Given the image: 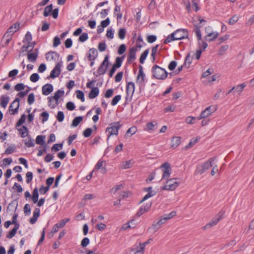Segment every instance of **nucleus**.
<instances>
[{
    "label": "nucleus",
    "instance_id": "17",
    "mask_svg": "<svg viewBox=\"0 0 254 254\" xmlns=\"http://www.w3.org/2000/svg\"><path fill=\"white\" fill-rule=\"evenodd\" d=\"M145 74L143 71V67L141 65L139 66L138 74L136 78V83L142 84L144 82Z\"/></svg>",
    "mask_w": 254,
    "mask_h": 254
},
{
    "label": "nucleus",
    "instance_id": "55",
    "mask_svg": "<svg viewBox=\"0 0 254 254\" xmlns=\"http://www.w3.org/2000/svg\"><path fill=\"white\" fill-rule=\"evenodd\" d=\"M66 108L69 111H73L75 109V106L72 102L69 101L66 104Z\"/></svg>",
    "mask_w": 254,
    "mask_h": 254
},
{
    "label": "nucleus",
    "instance_id": "5",
    "mask_svg": "<svg viewBox=\"0 0 254 254\" xmlns=\"http://www.w3.org/2000/svg\"><path fill=\"white\" fill-rule=\"evenodd\" d=\"M177 178H171L166 180V184L161 187V190H174L180 184V183L177 181Z\"/></svg>",
    "mask_w": 254,
    "mask_h": 254
},
{
    "label": "nucleus",
    "instance_id": "64",
    "mask_svg": "<svg viewBox=\"0 0 254 254\" xmlns=\"http://www.w3.org/2000/svg\"><path fill=\"white\" fill-rule=\"evenodd\" d=\"M25 87L23 83H18L14 86V89L17 91H21L24 89Z\"/></svg>",
    "mask_w": 254,
    "mask_h": 254
},
{
    "label": "nucleus",
    "instance_id": "63",
    "mask_svg": "<svg viewBox=\"0 0 254 254\" xmlns=\"http://www.w3.org/2000/svg\"><path fill=\"white\" fill-rule=\"evenodd\" d=\"M114 93V90L113 89H108L105 93L104 96L106 98H109L111 97Z\"/></svg>",
    "mask_w": 254,
    "mask_h": 254
},
{
    "label": "nucleus",
    "instance_id": "27",
    "mask_svg": "<svg viewBox=\"0 0 254 254\" xmlns=\"http://www.w3.org/2000/svg\"><path fill=\"white\" fill-rule=\"evenodd\" d=\"M219 35L217 32H212L208 33V34L206 35L205 38L207 41H211L216 39Z\"/></svg>",
    "mask_w": 254,
    "mask_h": 254
},
{
    "label": "nucleus",
    "instance_id": "6",
    "mask_svg": "<svg viewBox=\"0 0 254 254\" xmlns=\"http://www.w3.org/2000/svg\"><path fill=\"white\" fill-rule=\"evenodd\" d=\"M224 214L225 211L222 210H221L218 214L211 220L209 223L203 227V229L205 230L213 226H215L218 222L223 218Z\"/></svg>",
    "mask_w": 254,
    "mask_h": 254
},
{
    "label": "nucleus",
    "instance_id": "49",
    "mask_svg": "<svg viewBox=\"0 0 254 254\" xmlns=\"http://www.w3.org/2000/svg\"><path fill=\"white\" fill-rule=\"evenodd\" d=\"M16 149L14 145L9 146L5 150V154H10L13 153Z\"/></svg>",
    "mask_w": 254,
    "mask_h": 254
},
{
    "label": "nucleus",
    "instance_id": "2",
    "mask_svg": "<svg viewBox=\"0 0 254 254\" xmlns=\"http://www.w3.org/2000/svg\"><path fill=\"white\" fill-rule=\"evenodd\" d=\"M151 72L152 73V77L159 80L165 79L168 74L165 69L156 64L153 66L151 69Z\"/></svg>",
    "mask_w": 254,
    "mask_h": 254
},
{
    "label": "nucleus",
    "instance_id": "7",
    "mask_svg": "<svg viewBox=\"0 0 254 254\" xmlns=\"http://www.w3.org/2000/svg\"><path fill=\"white\" fill-rule=\"evenodd\" d=\"M163 171L162 179L167 180L170 177L171 174V165L169 162H165L160 166Z\"/></svg>",
    "mask_w": 254,
    "mask_h": 254
},
{
    "label": "nucleus",
    "instance_id": "1",
    "mask_svg": "<svg viewBox=\"0 0 254 254\" xmlns=\"http://www.w3.org/2000/svg\"><path fill=\"white\" fill-rule=\"evenodd\" d=\"M189 37L188 31L186 29H178L169 35L164 40L163 44L170 43L175 40L187 39Z\"/></svg>",
    "mask_w": 254,
    "mask_h": 254
},
{
    "label": "nucleus",
    "instance_id": "40",
    "mask_svg": "<svg viewBox=\"0 0 254 254\" xmlns=\"http://www.w3.org/2000/svg\"><path fill=\"white\" fill-rule=\"evenodd\" d=\"M45 136L42 135H38L36 139V143L39 145H43L45 142Z\"/></svg>",
    "mask_w": 254,
    "mask_h": 254
},
{
    "label": "nucleus",
    "instance_id": "37",
    "mask_svg": "<svg viewBox=\"0 0 254 254\" xmlns=\"http://www.w3.org/2000/svg\"><path fill=\"white\" fill-rule=\"evenodd\" d=\"M53 10V5L52 4L47 6L44 10L43 15L45 17H47L50 15V13Z\"/></svg>",
    "mask_w": 254,
    "mask_h": 254
},
{
    "label": "nucleus",
    "instance_id": "33",
    "mask_svg": "<svg viewBox=\"0 0 254 254\" xmlns=\"http://www.w3.org/2000/svg\"><path fill=\"white\" fill-rule=\"evenodd\" d=\"M125 56H123L122 57H117L116 59L115 63L113 64V66L116 68L120 67L122 65L123 60Z\"/></svg>",
    "mask_w": 254,
    "mask_h": 254
},
{
    "label": "nucleus",
    "instance_id": "56",
    "mask_svg": "<svg viewBox=\"0 0 254 254\" xmlns=\"http://www.w3.org/2000/svg\"><path fill=\"white\" fill-rule=\"evenodd\" d=\"M90 243V240L87 237L84 238L81 242V246L83 248L87 247Z\"/></svg>",
    "mask_w": 254,
    "mask_h": 254
},
{
    "label": "nucleus",
    "instance_id": "21",
    "mask_svg": "<svg viewBox=\"0 0 254 254\" xmlns=\"http://www.w3.org/2000/svg\"><path fill=\"white\" fill-rule=\"evenodd\" d=\"M9 97L2 95L0 97V105L1 107L5 108L9 102Z\"/></svg>",
    "mask_w": 254,
    "mask_h": 254
},
{
    "label": "nucleus",
    "instance_id": "47",
    "mask_svg": "<svg viewBox=\"0 0 254 254\" xmlns=\"http://www.w3.org/2000/svg\"><path fill=\"white\" fill-rule=\"evenodd\" d=\"M126 30L125 28H120L118 32V36L120 39H124L126 37Z\"/></svg>",
    "mask_w": 254,
    "mask_h": 254
},
{
    "label": "nucleus",
    "instance_id": "53",
    "mask_svg": "<svg viewBox=\"0 0 254 254\" xmlns=\"http://www.w3.org/2000/svg\"><path fill=\"white\" fill-rule=\"evenodd\" d=\"M137 131V128L135 127H132L130 128H129L127 130L126 132V133L125 134V136L127 135L128 133H130L131 135L134 134L135 133V132Z\"/></svg>",
    "mask_w": 254,
    "mask_h": 254
},
{
    "label": "nucleus",
    "instance_id": "29",
    "mask_svg": "<svg viewBox=\"0 0 254 254\" xmlns=\"http://www.w3.org/2000/svg\"><path fill=\"white\" fill-rule=\"evenodd\" d=\"M246 86V84L245 83H243L241 84L233 87V89H234L235 92H237L239 94H240L243 92Z\"/></svg>",
    "mask_w": 254,
    "mask_h": 254
},
{
    "label": "nucleus",
    "instance_id": "35",
    "mask_svg": "<svg viewBox=\"0 0 254 254\" xmlns=\"http://www.w3.org/2000/svg\"><path fill=\"white\" fill-rule=\"evenodd\" d=\"M39 198L38 189L36 187L33 190V203H36Z\"/></svg>",
    "mask_w": 254,
    "mask_h": 254
},
{
    "label": "nucleus",
    "instance_id": "8",
    "mask_svg": "<svg viewBox=\"0 0 254 254\" xmlns=\"http://www.w3.org/2000/svg\"><path fill=\"white\" fill-rule=\"evenodd\" d=\"M109 56L106 55L104 61L102 62L97 69V73L98 74L96 75V76L105 74L109 66Z\"/></svg>",
    "mask_w": 254,
    "mask_h": 254
},
{
    "label": "nucleus",
    "instance_id": "3",
    "mask_svg": "<svg viewBox=\"0 0 254 254\" xmlns=\"http://www.w3.org/2000/svg\"><path fill=\"white\" fill-rule=\"evenodd\" d=\"M215 160V157H211L209 158L206 162L202 163L201 165H197L195 171V173L196 174L202 175L206 170H208L212 166V163Z\"/></svg>",
    "mask_w": 254,
    "mask_h": 254
},
{
    "label": "nucleus",
    "instance_id": "12",
    "mask_svg": "<svg viewBox=\"0 0 254 254\" xmlns=\"http://www.w3.org/2000/svg\"><path fill=\"white\" fill-rule=\"evenodd\" d=\"M32 35L30 32L28 31L23 40V45L21 48H29L32 46Z\"/></svg>",
    "mask_w": 254,
    "mask_h": 254
},
{
    "label": "nucleus",
    "instance_id": "10",
    "mask_svg": "<svg viewBox=\"0 0 254 254\" xmlns=\"http://www.w3.org/2000/svg\"><path fill=\"white\" fill-rule=\"evenodd\" d=\"M217 110V107L215 106H210L207 107L204 111H203L200 114L199 117H198V120L202 119H205L214 113Z\"/></svg>",
    "mask_w": 254,
    "mask_h": 254
},
{
    "label": "nucleus",
    "instance_id": "34",
    "mask_svg": "<svg viewBox=\"0 0 254 254\" xmlns=\"http://www.w3.org/2000/svg\"><path fill=\"white\" fill-rule=\"evenodd\" d=\"M63 147V142L60 143L54 144L51 147V151L53 152H57L62 149Z\"/></svg>",
    "mask_w": 254,
    "mask_h": 254
},
{
    "label": "nucleus",
    "instance_id": "39",
    "mask_svg": "<svg viewBox=\"0 0 254 254\" xmlns=\"http://www.w3.org/2000/svg\"><path fill=\"white\" fill-rule=\"evenodd\" d=\"M200 139L199 137H196V138H192L190 139L189 143L188 145L186 146V149H188L189 148H190L193 145H194L197 142L198 140Z\"/></svg>",
    "mask_w": 254,
    "mask_h": 254
},
{
    "label": "nucleus",
    "instance_id": "19",
    "mask_svg": "<svg viewBox=\"0 0 254 254\" xmlns=\"http://www.w3.org/2000/svg\"><path fill=\"white\" fill-rule=\"evenodd\" d=\"M135 90L134 83L131 81L127 83L126 85V93L127 95L130 94L131 97L133 95Z\"/></svg>",
    "mask_w": 254,
    "mask_h": 254
},
{
    "label": "nucleus",
    "instance_id": "50",
    "mask_svg": "<svg viewBox=\"0 0 254 254\" xmlns=\"http://www.w3.org/2000/svg\"><path fill=\"white\" fill-rule=\"evenodd\" d=\"M121 99V95H116V96H115L113 98V99H112V102H111L112 106L116 105Z\"/></svg>",
    "mask_w": 254,
    "mask_h": 254
},
{
    "label": "nucleus",
    "instance_id": "44",
    "mask_svg": "<svg viewBox=\"0 0 254 254\" xmlns=\"http://www.w3.org/2000/svg\"><path fill=\"white\" fill-rule=\"evenodd\" d=\"M194 27V30L197 39L198 40H200L201 39V34L200 31V28L201 27V26L195 25Z\"/></svg>",
    "mask_w": 254,
    "mask_h": 254
},
{
    "label": "nucleus",
    "instance_id": "60",
    "mask_svg": "<svg viewBox=\"0 0 254 254\" xmlns=\"http://www.w3.org/2000/svg\"><path fill=\"white\" fill-rule=\"evenodd\" d=\"M25 119H26V116L25 114H23L20 119L18 120V121L17 122V123H16V127H19L21 125H22L25 121Z\"/></svg>",
    "mask_w": 254,
    "mask_h": 254
},
{
    "label": "nucleus",
    "instance_id": "57",
    "mask_svg": "<svg viewBox=\"0 0 254 254\" xmlns=\"http://www.w3.org/2000/svg\"><path fill=\"white\" fill-rule=\"evenodd\" d=\"M92 132V129L91 128H86L83 132V135L85 137H89Z\"/></svg>",
    "mask_w": 254,
    "mask_h": 254
},
{
    "label": "nucleus",
    "instance_id": "54",
    "mask_svg": "<svg viewBox=\"0 0 254 254\" xmlns=\"http://www.w3.org/2000/svg\"><path fill=\"white\" fill-rule=\"evenodd\" d=\"M70 220V219L69 218H65V219H62L60 222L59 223H57L56 224L58 225V227L59 228H63L64 227L65 224L68 222Z\"/></svg>",
    "mask_w": 254,
    "mask_h": 254
},
{
    "label": "nucleus",
    "instance_id": "18",
    "mask_svg": "<svg viewBox=\"0 0 254 254\" xmlns=\"http://www.w3.org/2000/svg\"><path fill=\"white\" fill-rule=\"evenodd\" d=\"M53 86L52 84L47 83L42 86V94L44 95H48L53 91Z\"/></svg>",
    "mask_w": 254,
    "mask_h": 254
},
{
    "label": "nucleus",
    "instance_id": "24",
    "mask_svg": "<svg viewBox=\"0 0 254 254\" xmlns=\"http://www.w3.org/2000/svg\"><path fill=\"white\" fill-rule=\"evenodd\" d=\"M137 49H130V51L127 58V61L131 62L133 61L136 59V53Z\"/></svg>",
    "mask_w": 254,
    "mask_h": 254
},
{
    "label": "nucleus",
    "instance_id": "4",
    "mask_svg": "<svg viewBox=\"0 0 254 254\" xmlns=\"http://www.w3.org/2000/svg\"><path fill=\"white\" fill-rule=\"evenodd\" d=\"M122 125L119 122H115L109 124L108 127L106 128L105 131L109 132L107 140L113 135H118L119 130L121 127Z\"/></svg>",
    "mask_w": 254,
    "mask_h": 254
},
{
    "label": "nucleus",
    "instance_id": "30",
    "mask_svg": "<svg viewBox=\"0 0 254 254\" xmlns=\"http://www.w3.org/2000/svg\"><path fill=\"white\" fill-rule=\"evenodd\" d=\"M18 130L22 137H25L28 136V130L25 126H22L21 128H18Z\"/></svg>",
    "mask_w": 254,
    "mask_h": 254
},
{
    "label": "nucleus",
    "instance_id": "41",
    "mask_svg": "<svg viewBox=\"0 0 254 254\" xmlns=\"http://www.w3.org/2000/svg\"><path fill=\"white\" fill-rule=\"evenodd\" d=\"M149 53V49H147L145 51H144L141 55L140 57L139 58V62L143 64L148 54Z\"/></svg>",
    "mask_w": 254,
    "mask_h": 254
},
{
    "label": "nucleus",
    "instance_id": "28",
    "mask_svg": "<svg viewBox=\"0 0 254 254\" xmlns=\"http://www.w3.org/2000/svg\"><path fill=\"white\" fill-rule=\"evenodd\" d=\"M19 227V224H15L14 228L6 235V237L8 239H11L12 237H13L15 236V235L16 233V231L18 229Z\"/></svg>",
    "mask_w": 254,
    "mask_h": 254
},
{
    "label": "nucleus",
    "instance_id": "48",
    "mask_svg": "<svg viewBox=\"0 0 254 254\" xmlns=\"http://www.w3.org/2000/svg\"><path fill=\"white\" fill-rule=\"evenodd\" d=\"M24 213L25 216H29L31 213V207L29 204H26L23 208Z\"/></svg>",
    "mask_w": 254,
    "mask_h": 254
},
{
    "label": "nucleus",
    "instance_id": "62",
    "mask_svg": "<svg viewBox=\"0 0 254 254\" xmlns=\"http://www.w3.org/2000/svg\"><path fill=\"white\" fill-rule=\"evenodd\" d=\"M124 72L123 71L119 72L115 77V80L116 82H119L122 79Z\"/></svg>",
    "mask_w": 254,
    "mask_h": 254
},
{
    "label": "nucleus",
    "instance_id": "14",
    "mask_svg": "<svg viewBox=\"0 0 254 254\" xmlns=\"http://www.w3.org/2000/svg\"><path fill=\"white\" fill-rule=\"evenodd\" d=\"M12 38L6 34H4L1 41V46L3 47L12 46L13 42L11 41Z\"/></svg>",
    "mask_w": 254,
    "mask_h": 254
},
{
    "label": "nucleus",
    "instance_id": "58",
    "mask_svg": "<svg viewBox=\"0 0 254 254\" xmlns=\"http://www.w3.org/2000/svg\"><path fill=\"white\" fill-rule=\"evenodd\" d=\"M176 108V106L171 105L164 108V111L165 113L173 112L175 110Z\"/></svg>",
    "mask_w": 254,
    "mask_h": 254
},
{
    "label": "nucleus",
    "instance_id": "45",
    "mask_svg": "<svg viewBox=\"0 0 254 254\" xmlns=\"http://www.w3.org/2000/svg\"><path fill=\"white\" fill-rule=\"evenodd\" d=\"M76 97L78 99H80L81 102L85 101L84 94L82 91L77 90L76 91Z\"/></svg>",
    "mask_w": 254,
    "mask_h": 254
},
{
    "label": "nucleus",
    "instance_id": "16",
    "mask_svg": "<svg viewBox=\"0 0 254 254\" xmlns=\"http://www.w3.org/2000/svg\"><path fill=\"white\" fill-rule=\"evenodd\" d=\"M59 55L55 51H50L46 54V59L47 61H56L58 60Z\"/></svg>",
    "mask_w": 254,
    "mask_h": 254
},
{
    "label": "nucleus",
    "instance_id": "20",
    "mask_svg": "<svg viewBox=\"0 0 254 254\" xmlns=\"http://www.w3.org/2000/svg\"><path fill=\"white\" fill-rule=\"evenodd\" d=\"M64 90L59 89L54 93L53 96L48 97L47 99L51 102V100L59 99L62 96H64Z\"/></svg>",
    "mask_w": 254,
    "mask_h": 254
},
{
    "label": "nucleus",
    "instance_id": "25",
    "mask_svg": "<svg viewBox=\"0 0 254 254\" xmlns=\"http://www.w3.org/2000/svg\"><path fill=\"white\" fill-rule=\"evenodd\" d=\"M181 141V138L180 136H174L171 140V147L176 148L178 146Z\"/></svg>",
    "mask_w": 254,
    "mask_h": 254
},
{
    "label": "nucleus",
    "instance_id": "22",
    "mask_svg": "<svg viewBox=\"0 0 254 254\" xmlns=\"http://www.w3.org/2000/svg\"><path fill=\"white\" fill-rule=\"evenodd\" d=\"M191 52H190L187 54L183 64V66H185V67L186 68H189L190 64L192 63V59L193 58H192V57L191 56Z\"/></svg>",
    "mask_w": 254,
    "mask_h": 254
},
{
    "label": "nucleus",
    "instance_id": "11",
    "mask_svg": "<svg viewBox=\"0 0 254 254\" xmlns=\"http://www.w3.org/2000/svg\"><path fill=\"white\" fill-rule=\"evenodd\" d=\"M19 28L20 23L19 22H15L8 28L5 34L12 38V35L19 30Z\"/></svg>",
    "mask_w": 254,
    "mask_h": 254
},
{
    "label": "nucleus",
    "instance_id": "43",
    "mask_svg": "<svg viewBox=\"0 0 254 254\" xmlns=\"http://www.w3.org/2000/svg\"><path fill=\"white\" fill-rule=\"evenodd\" d=\"M59 99H53L51 100V102H50V100H48V106L51 109H54L59 104Z\"/></svg>",
    "mask_w": 254,
    "mask_h": 254
},
{
    "label": "nucleus",
    "instance_id": "31",
    "mask_svg": "<svg viewBox=\"0 0 254 254\" xmlns=\"http://www.w3.org/2000/svg\"><path fill=\"white\" fill-rule=\"evenodd\" d=\"M157 123L156 121H153L146 124V127L148 130H154L156 128Z\"/></svg>",
    "mask_w": 254,
    "mask_h": 254
},
{
    "label": "nucleus",
    "instance_id": "9",
    "mask_svg": "<svg viewBox=\"0 0 254 254\" xmlns=\"http://www.w3.org/2000/svg\"><path fill=\"white\" fill-rule=\"evenodd\" d=\"M62 66V62H58L52 70L50 75L47 77V79H54L59 76L61 73V67Z\"/></svg>",
    "mask_w": 254,
    "mask_h": 254
},
{
    "label": "nucleus",
    "instance_id": "59",
    "mask_svg": "<svg viewBox=\"0 0 254 254\" xmlns=\"http://www.w3.org/2000/svg\"><path fill=\"white\" fill-rule=\"evenodd\" d=\"M88 38V34L87 33H83L80 36L78 41L80 42H84Z\"/></svg>",
    "mask_w": 254,
    "mask_h": 254
},
{
    "label": "nucleus",
    "instance_id": "51",
    "mask_svg": "<svg viewBox=\"0 0 254 254\" xmlns=\"http://www.w3.org/2000/svg\"><path fill=\"white\" fill-rule=\"evenodd\" d=\"M57 120L60 122H62L64 121V115L62 111H59L58 112L57 115L56 116Z\"/></svg>",
    "mask_w": 254,
    "mask_h": 254
},
{
    "label": "nucleus",
    "instance_id": "52",
    "mask_svg": "<svg viewBox=\"0 0 254 254\" xmlns=\"http://www.w3.org/2000/svg\"><path fill=\"white\" fill-rule=\"evenodd\" d=\"M131 166V161L128 160L123 162L122 168L124 169H128L130 168Z\"/></svg>",
    "mask_w": 254,
    "mask_h": 254
},
{
    "label": "nucleus",
    "instance_id": "36",
    "mask_svg": "<svg viewBox=\"0 0 254 254\" xmlns=\"http://www.w3.org/2000/svg\"><path fill=\"white\" fill-rule=\"evenodd\" d=\"M83 118L82 116H78L75 117L72 122V126L76 127L83 120Z\"/></svg>",
    "mask_w": 254,
    "mask_h": 254
},
{
    "label": "nucleus",
    "instance_id": "26",
    "mask_svg": "<svg viewBox=\"0 0 254 254\" xmlns=\"http://www.w3.org/2000/svg\"><path fill=\"white\" fill-rule=\"evenodd\" d=\"M140 248L136 249H132L130 250V254H137V253H141L144 251L145 249V245L144 243H140Z\"/></svg>",
    "mask_w": 254,
    "mask_h": 254
},
{
    "label": "nucleus",
    "instance_id": "15",
    "mask_svg": "<svg viewBox=\"0 0 254 254\" xmlns=\"http://www.w3.org/2000/svg\"><path fill=\"white\" fill-rule=\"evenodd\" d=\"M98 55V53L96 49H89L86 54L88 60L95 61V60L97 58Z\"/></svg>",
    "mask_w": 254,
    "mask_h": 254
},
{
    "label": "nucleus",
    "instance_id": "23",
    "mask_svg": "<svg viewBox=\"0 0 254 254\" xmlns=\"http://www.w3.org/2000/svg\"><path fill=\"white\" fill-rule=\"evenodd\" d=\"M99 94V89L98 87L92 88L88 94V97L90 99H94L98 96Z\"/></svg>",
    "mask_w": 254,
    "mask_h": 254
},
{
    "label": "nucleus",
    "instance_id": "61",
    "mask_svg": "<svg viewBox=\"0 0 254 254\" xmlns=\"http://www.w3.org/2000/svg\"><path fill=\"white\" fill-rule=\"evenodd\" d=\"M177 65V62L175 61H171L168 65V68L170 70H173Z\"/></svg>",
    "mask_w": 254,
    "mask_h": 254
},
{
    "label": "nucleus",
    "instance_id": "38",
    "mask_svg": "<svg viewBox=\"0 0 254 254\" xmlns=\"http://www.w3.org/2000/svg\"><path fill=\"white\" fill-rule=\"evenodd\" d=\"M205 49H200L199 50H197L195 53H191V56L192 57V58H195V59L199 60L201 53L204 51Z\"/></svg>",
    "mask_w": 254,
    "mask_h": 254
},
{
    "label": "nucleus",
    "instance_id": "46",
    "mask_svg": "<svg viewBox=\"0 0 254 254\" xmlns=\"http://www.w3.org/2000/svg\"><path fill=\"white\" fill-rule=\"evenodd\" d=\"M161 227L159 224L157 222H154L151 227L149 228V230H152L153 233L157 232Z\"/></svg>",
    "mask_w": 254,
    "mask_h": 254
},
{
    "label": "nucleus",
    "instance_id": "32",
    "mask_svg": "<svg viewBox=\"0 0 254 254\" xmlns=\"http://www.w3.org/2000/svg\"><path fill=\"white\" fill-rule=\"evenodd\" d=\"M145 45V43L143 41L140 36H138L136 40L135 47L134 48H142Z\"/></svg>",
    "mask_w": 254,
    "mask_h": 254
},
{
    "label": "nucleus",
    "instance_id": "42",
    "mask_svg": "<svg viewBox=\"0 0 254 254\" xmlns=\"http://www.w3.org/2000/svg\"><path fill=\"white\" fill-rule=\"evenodd\" d=\"M156 192L155 191L148 192L145 195L143 198L140 200L139 203H142L143 201L149 198L150 197L154 196L155 195H156Z\"/></svg>",
    "mask_w": 254,
    "mask_h": 254
},
{
    "label": "nucleus",
    "instance_id": "13",
    "mask_svg": "<svg viewBox=\"0 0 254 254\" xmlns=\"http://www.w3.org/2000/svg\"><path fill=\"white\" fill-rule=\"evenodd\" d=\"M19 98H16L10 104L9 106V110L11 111V115H14L18 112V109L19 106Z\"/></svg>",
    "mask_w": 254,
    "mask_h": 254
}]
</instances>
